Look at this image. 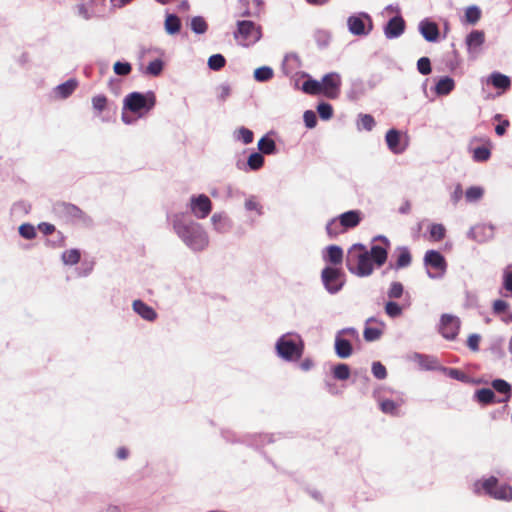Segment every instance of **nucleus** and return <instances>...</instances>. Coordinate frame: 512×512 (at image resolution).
<instances>
[{
	"label": "nucleus",
	"instance_id": "nucleus-1",
	"mask_svg": "<svg viewBox=\"0 0 512 512\" xmlns=\"http://www.w3.org/2000/svg\"><path fill=\"white\" fill-rule=\"evenodd\" d=\"M173 229L181 240L192 250L202 251L209 244V238L201 224L185 220L182 214L173 216Z\"/></svg>",
	"mask_w": 512,
	"mask_h": 512
},
{
	"label": "nucleus",
	"instance_id": "nucleus-2",
	"mask_svg": "<svg viewBox=\"0 0 512 512\" xmlns=\"http://www.w3.org/2000/svg\"><path fill=\"white\" fill-rule=\"evenodd\" d=\"M235 39L244 47H249L258 42L262 37V30L254 22L243 20L237 22V31L234 33Z\"/></svg>",
	"mask_w": 512,
	"mask_h": 512
},
{
	"label": "nucleus",
	"instance_id": "nucleus-3",
	"mask_svg": "<svg viewBox=\"0 0 512 512\" xmlns=\"http://www.w3.org/2000/svg\"><path fill=\"white\" fill-rule=\"evenodd\" d=\"M303 349L304 346L300 339L296 341L286 336L281 337L276 344L278 355L287 361L301 358Z\"/></svg>",
	"mask_w": 512,
	"mask_h": 512
},
{
	"label": "nucleus",
	"instance_id": "nucleus-4",
	"mask_svg": "<svg viewBox=\"0 0 512 512\" xmlns=\"http://www.w3.org/2000/svg\"><path fill=\"white\" fill-rule=\"evenodd\" d=\"M155 105V96L149 93L147 96L139 92H132L124 99V109L133 113H141L142 111H149Z\"/></svg>",
	"mask_w": 512,
	"mask_h": 512
},
{
	"label": "nucleus",
	"instance_id": "nucleus-5",
	"mask_svg": "<svg viewBox=\"0 0 512 512\" xmlns=\"http://www.w3.org/2000/svg\"><path fill=\"white\" fill-rule=\"evenodd\" d=\"M427 274L432 279L442 278L446 273L447 262L444 256L436 250H428L424 256Z\"/></svg>",
	"mask_w": 512,
	"mask_h": 512
},
{
	"label": "nucleus",
	"instance_id": "nucleus-6",
	"mask_svg": "<svg viewBox=\"0 0 512 512\" xmlns=\"http://www.w3.org/2000/svg\"><path fill=\"white\" fill-rule=\"evenodd\" d=\"M485 492L498 500H512V487L509 485H498L496 477L491 476L482 484Z\"/></svg>",
	"mask_w": 512,
	"mask_h": 512
},
{
	"label": "nucleus",
	"instance_id": "nucleus-7",
	"mask_svg": "<svg viewBox=\"0 0 512 512\" xmlns=\"http://www.w3.org/2000/svg\"><path fill=\"white\" fill-rule=\"evenodd\" d=\"M190 211L198 219L206 218L212 211V202L205 194L190 198Z\"/></svg>",
	"mask_w": 512,
	"mask_h": 512
},
{
	"label": "nucleus",
	"instance_id": "nucleus-8",
	"mask_svg": "<svg viewBox=\"0 0 512 512\" xmlns=\"http://www.w3.org/2000/svg\"><path fill=\"white\" fill-rule=\"evenodd\" d=\"M322 281L329 292H337L343 285V273L336 267H326L322 271Z\"/></svg>",
	"mask_w": 512,
	"mask_h": 512
},
{
	"label": "nucleus",
	"instance_id": "nucleus-9",
	"mask_svg": "<svg viewBox=\"0 0 512 512\" xmlns=\"http://www.w3.org/2000/svg\"><path fill=\"white\" fill-rule=\"evenodd\" d=\"M352 228V210L343 213L339 218L332 219L326 226L328 235L333 238Z\"/></svg>",
	"mask_w": 512,
	"mask_h": 512
},
{
	"label": "nucleus",
	"instance_id": "nucleus-10",
	"mask_svg": "<svg viewBox=\"0 0 512 512\" xmlns=\"http://www.w3.org/2000/svg\"><path fill=\"white\" fill-rule=\"evenodd\" d=\"M460 329V320L458 317L444 314L441 317L440 321V333L442 336L448 340H453L459 333Z\"/></svg>",
	"mask_w": 512,
	"mask_h": 512
},
{
	"label": "nucleus",
	"instance_id": "nucleus-11",
	"mask_svg": "<svg viewBox=\"0 0 512 512\" xmlns=\"http://www.w3.org/2000/svg\"><path fill=\"white\" fill-rule=\"evenodd\" d=\"M340 83V77L337 74H327L321 81L322 94L327 98H336L340 92Z\"/></svg>",
	"mask_w": 512,
	"mask_h": 512
},
{
	"label": "nucleus",
	"instance_id": "nucleus-12",
	"mask_svg": "<svg viewBox=\"0 0 512 512\" xmlns=\"http://www.w3.org/2000/svg\"><path fill=\"white\" fill-rule=\"evenodd\" d=\"M55 213L65 219H82L84 212L74 204L58 202L54 205Z\"/></svg>",
	"mask_w": 512,
	"mask_h": 512
},
{
	"label": "nucleus",
	"instance_id": "nucleus-13",
	"mask_svg": "<svg viewBox=\"0 0 512 512\" xmlns=\"http://www.w3.org/2000/svg\"><path fill=\"white\" fill-rule=\"evenodd\" d=\"M388 148L394 154H400L407 148V142L403 139L400 132L396 129H390L385 136Z\"/></svg>",
	"mask_w": 512,
	"mask_h": 512
},
{
	"label": "nucleus",
	"instance_id": "nucleus-14",
	"mask_svg": "<svg viewBox=\"0 0 512 512\" xmlns=\"http://www.w3.org/2000/svg\"><path fill=\"white\" fill-rule=\"evenodd\" d=\"M405 21L401 16H394L384 27V35L387 39L400 37L405 31Z\"/></svg>",
	"mask_w": 512,
	"mask_h": 512
},
{
	"label": "nucleus",
	"instance_id": "nucleus-15",
	"mask_svg": "<svg viewBox=\"0 0 512 512\" xmlns=\"http://www.w3.org/2000/svg\"><path fill=\"white\" fill-rule=\"evenodd\" d=\"M385 328V324L375 318H369L366 321L363 332L366 341H375L380 338Z\"/></svg>",
	"mask_w": 512,
	"mask_h": 512
},
{
	"label": "nucleus",
	"instance_id": "nucleus-16",
	"mask_svg": "<svg viewBox=\"0 0 512 512\" xmlns=\"http://www.w3.org/2000/svg\"><path fill=\"white\" fill-rule=\"evenodd\" d=\"M419 31L424 39L428 42H436L439 37V29L436 23L428 19L419 23Z\"/></svg>",
	"mask_w": 512,
	"mask_h": 512
},
{
	"label": "nucleus",
	"instance_id": "nucleus-17",
	"mask_svg": "<svg viewBox=\"0 0 512 512\" xmlns=\"http://www.w3.org/2000/svg\"><path fill=\"white\" fill-rule=\"evenodd\" d=\"M372 28L373 23L369 15L354 16V35H368Z\"/></svg>",
	"mask_w": 512,
	"mask_h": 512
},
{
	"label": "nucleus",
	"instance_id": "nucleus-18",
	"mask_svg": "<svg viewBox=\"0 0 512 512\" xmlns=\"http://www.w3.org/2000/svg\"><path fill=\"white\" fill-rule=\"evenodd\" d=\"M132 307L139 316L147 321H154L157 318L156 311L141 300H134Z\"/></svg>",
	"mask_w": 512,
	"mask_h": 512
},
{
	"label": "nucleus",
	"instance_id": "nucleus-19",
	"mask_svg": "<svg viewBox=\"0 0 512 512\" xmlns=\"http://www.w3.org/2000/svg\"><path fill=\"white\" fill-rule=\"evenodd\" d=\"M352 331L351 329H344L338 333L335 340L336 353L341 358H346L351 354V344L348 340L342 338V334Z\"/></svg>",
	"mask_w": 512,
	"mask_h": 512
},
{
	"label": "nucleus",
	"instance_id": "nucleus-20",
	"mask_svg": "<svg viewBox=\"0 0 512 512\" xmlns=\"http://www.w3.org/2000/svg\"><path fill=\"white\" fill-rule=\"evenodd\" d=\"M485 41V34L483 31L474 30L466 37V45L469 52L478 51Z\"/></svg>",
	"mask_w": 512,
	"mask_h": 512
},
{
	"label": "nucleus",
	"instance_id": "nucleus-21",
	"mask_svg": "<svg viewBox=\"0 0 512 512\" xmlns=\"http://www.w3.org/2000/svg\"><path fill=\"white\" fill-rule=\"evenodd\" d=\"M492 309L494 314L501 316L503 322L507 324L512 322V312L509 311V305L506 301L495 300Z\"/></svg>",
	"mask_w": 512,
	"mask_h": 512
},
{
	"label": "nucleus",
	"instance_id": "nucleus-22",
	"mask_svg": "<svg viewBox=\"0 0 512 512\" xmlns=\"http://www.w3.org/2000/svg\"><path fill=\"white\" fill-rule=\"evenodd\" d=\"M327 253L324 256V260L333 265L342 264L343 251L339 246L331 245L327 247Z\"/></svg>",
	"mask_w": 512,
	"mask_h": 512
},
{
	"label": "nucleus",
	"instance_id": "nucleus-23",
	"mask_svg": "<svg viewBox=\"0 0 512 512\" xmlns=\"http://www.w3.org/2000/svg\"><path fill=\"white\" fill-rule=\"evenodd\" d=\"M373 271V261L367 254L360 255L357 263V274L360 276L370 275Z\"/></svg>",
	"mask_w": 512,
	"mask_h": 512
},
{
	"label": "nucleus",
	"instance_id": "nucleus-24",
	"mask_svg": "<svg viewBox=\"0 0 512 512\" xmlns=\"http://www.w3.org/2000/svg\"><path fill=\"white\" fill-rule=\"evenodd\" d=\"M489 82L495 88L502 89L504 91L507 90L511 85L510 78L499 72H493L489 77Z\"/></svg>",
	"mask_w": 512,
	"mask_h": 512
},
{
	"label": "nucleus",
	"instance_id": "nucleus-25",
	"mask_svg": "<svg viewBox=\"0 0 512 512\" xmlns=\"http://www.w3.org/2000/svg\"><path fill=\"white\" fill-rule=\"evenodd\" d=\"M491 385L498 393L505 396L502 402H507L511 398L512 386L507 381L503 379H495L492 381Z\"/></svg>",
	"mask_w": 512,
	"mask_h": 512
},
{
	"label": "nucleus",
	"instance_id": "nucleus-26",
	"mask_svg": "<svg viewBox=\"0 0 512 512\" xmlns=\"http://www.w3.org/2000/svg\"><path fill=\"white\" fill-rule=\"evenodd\" d=\"M94 0H81L76 6V14L85 19L89 20L92 17V6Z\"/></svg>",
	"mask_w": 512,
	"mask_h": 512
},
{
	"label": "nucleus",
	"instance_id": "nucleus-27",
	"mask_svg": "<svg viewBox=\"0 0 512 512\" xmlns=\"http://www.w3.org/2000/svg\"><path fill=\"white\" fill-rule=\"evenodd\" d=\"M397 262L396 269L408 267L411 264L412 257L409 249L407 247H398L397 248Z\"/></svg>",
	"mask_w": 512,
	"mask_h": 512
},
{
	"label": "nucleus",
	"instance_id": "nucleus-28",
	"mask_svg": "<svg viewBox=\"0 0 512 512\" xmlns=\"http://www.w3.org/2000/svg\"><path fill=\"white\" fill-rule=\"evenodd\" d=\"M455 83L451 77L441 78L435 87V91L438 95H447L454 89Z\"/></svg>",
	"mask_w": 512,
	"mask_h": 512
},
{
	"label": "nucleus",
	"instance_id": "nucleus-29",
	"mask_svg": "<svg viewBox=\"0 0 512 512\" xmlns=\"http://www.w3.org/2000/svg\"><path fill=\"white\" fill-rule=\"evenodd\" d=\"M77 81L75 79H70L60 85L57 86L56 91L58 95L65 99L69 97L77 88Z\"/></svg>",
	"mask_w": 512,
	"mask_h": 512
},
{
	"label": "nucleus",
	"instance_id": "nucleus-30",
	"mask_svg": "<svg viewBox=\"0 0 512 512\" xmlns=\"http://www.w3.org/2000/svg\"><path fill=\"white\" fill-rule=\"evenodd\" d=\"M165 29L169 34H176L181 29V21L178 16L169 14L165 20Z\"/></svg>",
	"mask_w": 512,
	"mask_h": 512
},
{
	"label": "nucleus",
	"instance_id": "nucleus-31",
	"mask_svg": "<svg viewBox=\"0 0 512 512\" xmlns=\"http://www.w3.org/2000/svg\"><path fill=\"white\" fill-rule=\"evenodd\" d=\"M371 259H373L378 266L383 265L387 259L386 247L374 245L371 248Z\"/></svg>",
	"mask_w": 512,
	"mask_h": 512
},
{
	"label": "nucleus",
	"instance_id": "nucleus-32",
	"mask_svg": "<svg viewBox=\"0 0 512 512\" xmlns=\"http://www.w3.org/2000/svg\"><path fill=\"white\" fill-rule=\"evenodd\" d=\"M475 398L479 403L490 404L495 401V394L493 390L489 388H483L476 391Z\"/></svg>",
	"mask_w": 512,
	"mask_h": 512
},
{
	"label": "nucleus",
	"instance_id": "nucleus-33",
	"mask_svg": "<svg viewBox=\"0 0 512 512\" xmlns=\"http://www.w3.org/2000/svg\"><path fill=\"white\" fill-rule=\"evenodd\" d=\"M258 149L263 153V154H272L275 152L276 150V144H275V141L269 137H262L259 141H258Z\"/></svg>",
	"mask_w": 512,
	"mask_h": 512
},
{
	"label": "nucleus",
	"instance_id": "nucleus-34",
	"mask_svg": "<svg viewBox=\"0 0 512 512\" xmlns=\"http://www.w3.org/2000/svg\"><path fill=\"white\" fill-rule=\"evenodd\" d=\"M350 368L347 364H337L332 368L333 378L337 380H347L350 377Z\"/></svg>",
	"mask_w": 512,
	"mask_h": 512
},
{
	"label": "nucleus",
	"instance_id": "nucleus-35",
	"mask_svg": "<svg viewBox=\"0 0 512 512\" xmlns=\"http://www.w3.org/2000/svg\"><path fill=\"white\" fill-rule=\"evenodd\" d=\"M302 89L305 93L310 95H320L322 94L321 90V82L313 79L306 80L303 83Z\"/></svg>",
	"mask_w": 512,
	"mask_h": 512
},
{
	"label": "nucleus",
	"instance_id": "nucleus-36",
	"mask_svg": "<svg viewBox=\"0 0 512 512\" xmlns=\"http://www.w3.org/2000/svg\"><path fill=\"white\" fill-rule=\"evenodd\" d=\"M81 254L78 249L66 250L62 254V261L66 265H75L80 261Z\"/></svg>",
	"mask_w": 512,
	"mask_h": 512
},
{
	"label": "nucleus",
	"instance_id": "nucleus-37",
	"mask_svg": "<svg viewBox=\"0 0 512 512\" xmlns=\"http://www.w3.org/2000/svg\"><path fill=\"white\" fill-rule=\"evenodd\" d=\"M231 86L227 83L218 85L215 88L216 98L219 102H225L231 95Z\"/></svg>",
	"mask_w": 512,
	"mask_h": 512
},
{
	"label": "nucleus",
	"instance_id": "nucleus-38",
	"mask_svg": "<svg viewBox=\"0 0 512 512\" xmlns=\"http://www.w3.org/2000/svg\"><path fill=\"white\" fill-rule=\"evenodd\" d=\"M375 126V120L374 118L369 114H360L357 127L359 130L364 129L367 131H371L372 128Z\"/></svg>",
	"mask_w": 512,
	"mask_h": 512
},
{
	"label": "nucleus",
	"instance_id": "nucleus-39",
	"mask_svg": "<svg viewBox=\"0 0 512 512\" xmlns=\"http://www.w3.org/2000/svg\"><path fill=\"white\" fill-rule=\"evenodd\" d=\"M226 64V59L221 54H214L208 59V66L211 70L219 71Z\"/></svg>",
	"mask_w": 512,
	"mask_h": 512
},
{
	"label": "nucleus",
	"instance_id": "nucleus-40",
	"mask_svg": "<svg viewBox=\"0 0 512 512\" xmlns=\"http://www.w3.org/2000/svg\"><path fill=\"white\" fill-rule=\"evenodd\" d=\"M208 25L203 17L196 16L191 20V29L197 34H203L207 31Z\"/></svg>",
	"mask_w": 512,
	"mask_h": 512
},
{
	"label": "nucleus",
	"instance_id": "nucleus-41",
	"mask_svg": "<svg viewBox=\"0 0 512 512\" xmlns=\"http://www.w3.org/2000/svg\"><path fill=\"white\" fill-rule=\"evenodd\" d=\"M481 17V10L477 6H470L465 11V19L470 24H475Z\"/></svg>",
	"mask_w": 512,
	"mask_h": 512
},
{
	"label": "nucleus",
	"instance_id": "nucleus-42",
	"mask_svg": "<svg viewBox=\"0 0 512 512\" xmlns=\"http://www.w3.org/2000/svg\"><path fill=\"white\" fill-rule=\"evenodd\" d=\"M483 189L478 186H472L466 190L465 197L468 202H476L483 196Z\"/></svg>",
	"mask_w": 512,
	"mask_h": 512
},
{
	"label": "nucleus",
	"instance_id": "nucleus-43",
	"mask_svg": "<svg viewBox=\"0 0 512 512\" xmlns=\"http://www.w3.org/2000/svg\"><path fill=\"white\" fill-rule=\"evenodd\" d=\"M248 166L252 170H258L260 169L264 164V157L260 153H252L248 158Z\"/></svg>",
	"mask_w": 512,
	"mask_h": 512
},
{
	"label": "nucleus",
	"instance_id": "nucleus-44",
	"mask_svg": "<svg viewBox=\"0 0 512 512\" xmlns=\"http://www.w3.org/2000/svg\"><path fill=\"white\" fill-rule=\"evenodd\" d=\"M491 152L489 148L481 146L473 150V159L477 162H484L490 158Z\"/></svg>",
	"mask_w": 512,
	"mask_h": 512
},
{
	"label": "nucleus",
	"instance_id": "nucleus-45",
	"mask_svg": "<svg viewBox=\"0 0 512 512\" xmlns=\"http://www.w3.org/2000/svg\"><path fill=\"white\" fill-rule=\"evenodd\" d=\"M254 77L257 81H267L273 77V70L269 67H260L254 71Z\"/></svg>",
	"mask_w": 512,
	"mask_h": 512
},
{
	"label": "nucleus",
	"instance_id": "nucleus-46",
	"mask_svg": "<svg viewBox=\"0 0 512 512\" xmlns=\"http://www.w3.org/2000/svg\"><path fill=\"white\" fill-rule=\"evenodd\" d=\"M108 99L105 95H96L92 98V106L97 112H102L107 108Z\"/></svg>",
	"mask_w": 512,
	"mask_h": 512
},
{
	"label": "nucleus",
	"instance_id": "nucleus-47",
	"mask_svg": "<svg viewBox=\"0 0 512 512\" xmlns=\"http://www.w3.org/2000/svg\"><path fill=\"white\" fill-rule=\"evenodd\" d=\"M163 70V62L160 59H155L149 63L146 72L153 76H158Z\"/></svg>",
	"mask_w": 512,
	"mask_h": 512
},
{
	"label": "nucleus",
	"instance_id": "nucleus-48",
	"mask_svg": "<svg viewBox=\"0 0 512 512\" xmlns=\"http://www.w3.org/2000/svg\"><path fill=\"white\" fill-rule=\"evenodd\" d=\"M385 312L388 316L395 318L402 314V308L396 302L389 301L385 305Z\"/></svg>",
	"mask_w": 512,
	"mask_h": 512
},
{
	"label": "nucleus",
	"instance_id": "nucleus-49",
	"mask_svg": "<svg viewBox=\"0 0 512 512\" xmlns=\"http://www.w3.org/2000/svg\"><path fill=\"white\" fill-rule=\"evenodd\" d=\"M404 288L400 282H392L387 292L389 298L397 299L403 294Z\"/></svg>",
	"mask_w": 512,
	"mask_h": 512
},
{
	"label": "nucleus",
	"instance_id": "nucleus-50",
	"mask_svg": "<svg viewBox=\"0 0 512 512\" xmlns=\"http://www.w3.org/2000/svg\"><path fill=\"white\" fill-rule=\"evenodd\" d=\"M19 234L28 240H31L36 237V230L31 224H22L19 227Z\"/></svg>",
	"mask_w": 512,
	"mask_h": 512
},
{
	"label": "nucleus",
	"instance_id": "nucleus-51",
	"mask_svg": "<svg viewBox=\"0 0 512 512\" xmlns=\"http://www.w3.org/2000/svg\"><path fill=\"white\" fill-rule=\"evenodd\" d=\"M113 70L117 75L126 76L131 72L132 67L128 62L117 61L113 66Z\"/></svg>",
	"mask_w": 512,
	"mask_h": 512
},
{
	"label": "nucleus",
	"instance_id": "nucleus-52",
	"mask_svg": "<svg viewBox=\"0 0 512 512\" xmlns=\"http://www.w3.org/2000/svg\"><path fill=\"white\" fill-rule=\"evenodd\" d=\"M430 236L435 241L442 240L445 236V227L442 224H433L430 227Z\"/></svg>",
	"mask_w": 512,
	"mask_h": 512
},
{
	"label": "nucleus",
	"instance_id": "nucleus-53",
	"mask_svg": "<svg viewBox=\"0 0 512 512\" xmlns=\"http://www.w3.org/2000/svg\"><path fill=\"white\" fill-rule=\"evenodd\" d=\"M417 69L422 75L431 73V62L428 57H421L417 62Z\"/></svg>",
	"mask_w": 512,
	"mask_h": 512
},
{
	"label": "nucleus",
	"instance_id": "nucleus-54",
	"mask_svg": "<svg viewBox=\"0 0 512 512\" xmlns=\"http://www.w3.org/2000/svg\"><path fill=\"white\" fill-rule=\"evenodd\" d=\"M317 112L322 119L328 120L332 117L333 109L332 106L328 103H320L317 106Z\"/></svg>",
	"mask_w": 512,
	"mask_h": 512
},
{
	"label": "nucleus",
	"instance_id": "nucleus-55",
	"mask_svg": "<svg viewBox=\"0 0 512 512\" xmlns=\"http://www.w3.org/2000/svg\"><path fill=\"white\" fill-rule=\"evenodd\" d=\"M380 408L384 413L395 415L398 411L397 404L392 400H383L380 403Z\"/></svg>",
	"mask_w": 512,
	"mask_h": 512
},
{
	"label": "nucleus",
	"instance_id": "nucleus-56",
	"mask_svg": "<svg viewBox=\"0 0 512 512\" xmlns=\"http://www.w3.org/2000/svg\"><path fill=\"white\" fill-rule=\"evenodd\" d=\"M503 286L507 291L512 292V265H508L504 270Z\"/></svg>",
	"mask_w": 512,
	"mask_h": 512
},
{
	"label": "nucleus",
	"instance_id": "nucleus-57",
	"mask_svg": "<svg viewBox=\"0 0 512 512\" xmlns=\"http://www.w3.org/2000/svg\"><path fill=\"white\" fill-rule=\"evenodd\" d=\"M372 373L377 379H384L387 376V371L384 365L380 362H373Z\"/></svg>",
	"mask_w": 512,
	"mask_h": 512
},
{
	"label": "nucleus",
	"instance_id": "nucleus-58",
	"mask_svg": "<svg viewBox=\"0 0 512 512\" xmlns=\"http://www.w3.org/2000/svg\"><path fill=\"white\" fill-rule=\"evenodd\" d=\"M253 132L248 128L241 127L238 130V138L242 140L244 144H249L253 141Z\"/></svg>",
	"mask_w": 512,
	"mask_h": 512
},
{
	"label": "nucleus",
	"instance_id": "nucleus-59",
	"mask_svg": "<svg viewBox=\"0 0 512 512\" xmlns=\"http://www.w3.org/2000/svg\"><path fill=\"white\" fill-rule=\"evenodd\" d=\"M303 119L305 122L306 127L308 128H314L317 124V117L315 112L312 110H307L304 112Z\"/></svg>",
	"mask_w": 512,
	"mask_h": 512
},
{
	"label": "nucleus",
	"instance_id": "nucleus-60",
	"mask_svg": "<svg viewBox=\"0 0 512 512\" xmlns=\"http://www.w3.org/2000/svg\"><path fill=\"white\" fill-rule=\"evenodd\" d=\"M245 208L249 211H256L257 214H261V206L254 197H251L245 201Z\"/></svg>",
	"mask_w": 512,
	"mask_h": 512
},
{
	"label": "nucleus",
	"instance_id": "nucleus-61",
	"mask_svg": "<svg viewBox=\"0 0 512 512\" xmlns=\"http://www.w3.org/2000/svg\"><path fill=\"white\" fill-rule=\"evenodd\" d=\"M480 336L478 334H471L468 337L467 345L472 351L479 349Z\"/></svg>",
	"mask_w": 512,
	"mask_h": 512
},
{
	"label": "nucleus",
	"instance_id": "nucleus-62",
	"mask_svg": "<svg viewBox=\"0 0 512 512\" xmlns=\"http://www.w3.org/2000/svg\"><path fill=\"white\" fill-rule=\"evenodd\" d=\"M485 227L484 226H476V227H472L469 232H468V236L470 238H472L473 240H476V241H482L483 239L480 237V232L482 230H484Z\"/></svg>",
	"mask_w": 512,
	"mask_h": 512
},
{
	"label": "nucleus",
	"instance_id": "nucleus-63",
	"mask_svg": "<svg viewBox=\"0 0 512 512\" xmlns=\"http://www.w3.org/2000/svg\"><path fill=\"white\" fill-rule=\"evenodd\" d=\"M38 229L44 234V235H49V234H52L54 231H55V226L50 224V223H46V222H43V223H40L38 225Z\"/></svg>",
	"mask_w": 512,
	"mask_h": 512
},
{
	"label": "nucleus",
	"instance_id": "nucleus-64",
	"mask_svg": "<svg viewBox=\"0 0 512 512\" xmlns=\"http://www.w3.org/2000/svg\"><path fill=\"white\" fill-rule=\"evenodd\" d=\"M509 126V121L508 120H504L502 121V123H500L499 125H497L495 127V132L497 135L499 136H502L505 134L506 132V128Z\"/></svg>",
	"mask_w": 512,
	"mask_h": 512
}]
</instances>
